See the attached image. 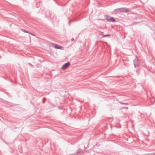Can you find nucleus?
<instances>
[{
	"mask_svg": "<svg viewBox=\"0 0 155 155\" xmlns=\"http://www.w3.org/2000/svg\"><path fill=\"white\" fill-rule=\"evenodd\" d=\"M23 31L25 32L29 33L27 31H26V30H24Z\"/></svg>",
	"mask_w": 155,
	"mask_h": 155,
	"instance_id": "obj_8",
	"label": "nucleus"
},
{
	"mask_svg": "<svg viewBox=\"0 0 155 155\" xmlns=\"http://www.w3.org/2000/svg\"><path fill=\"white\" fill-rule=\"evenodd\" d=\"M31 66H33V65L31 64L30 63H29V64Z\"/></svg>",
	"mask_w": 155,
	"mask_h": 155,
	"instance_id": "obj_10",
	"label": "nucleus"
},
{
	"mask_svg": "<svg viewBox=\"0 0 155 155\" xmlns=\"http://www.w3.org/2000/svg\"><path fill=\"white\" fill-rule=\"evenodd\" d=\"M116 13L120 12H127L128 11V9L125 8H121L116 9L114 10Z\"/></svg>",
	"mask_w": 155,
	"mask_h": 155,
	"instance_id": "obj_1",
	"label": "nucleus"
},
{
	"mask_svg": "<svg viewBox=\"0 0 155 155\" xmlns=\"http://www.w3.org/2000/svg\"><path fill=\"white\" fill-rule=\"evenodd\" d=\"M55 48L57 49H61L62 47L60 45H55Z\"/></svg>",
	"mask_w": 155,
	"mask_h": 155,
	"instance_id": "obj_5",
	"label": "nucleus"
},
{
	"mask_svg": "<svg viewBox=\"0 0 155 155\" xmlns=\"http://www.w3.org/2000/svg\"><path fill=\"white\" fill-rule=\"evenodd\" d=\"M82 151V150L81 149H79L78 150L76 151V153H79L81 152Z\"/></svg>",
	"mask_w": 155,
	"mask_h": 155,
	"instance_id": "obj_6",
	"label": "nucleus"
},
{
	"mask_svg": "<svg viewBox=\"0 0 155 155\" xmlns=\"http://www.w3.org/2000/svg\"><path fill=\"white\" fill-rule=\"evenodd\" d=\"M134 64L135 68L139 66V63L137 58H136L134 60Z\"/></svg>",
	"mask_w": 155,
	"mask_h": 155,
	"instance_id": "obj_2",
	"label": "nucleus"
},
{
	"mask_svg": "<svg viewBox=\"0 0 155 155\" xmlns=\"http://www.w3.org/2000/svg\"><path fill=\"white\" fill-rule=\"evenodd\" d=\"M106 19L109 22H114L115 21V20L113 17H111L109 18V17L107 15L106 16Z\"/></svg>",
	"mask_w": 155,
	"mask_h": 155,
	"instance_id": "obj_3",
	"label": "nucleus"
},
{
	"mask_svg": "<svg viewBox=\"0 0 155 155\" xmlns=\"http://www.w3.org/2000/svg\"><path fill=\"white\" fill-rule=\"evenodd\" d=\"M125 108H126L127 109H128V107H125Z\"/></svg>",
	"mask_w": 155,
	"mask_h": 155,
	"instance_id": "obj_11",
	"label": "nucleus"
},
{
	"mask_svg": "<svg viewBox=\"0 0 155 155\" xmlns=\"http://www.w3.org/2000/svg\"><path fill=\"white\" fill-rule=\"evenodd\" d=\"M70 22H71V21H70L69 22V23H68L69 24H70Z\"/></svg>",
	"mask_w": 155,
	"mask_h": 155,
	"instance_id": "obj_12",
	"label": "nucleus"
},
{
	"mask_svg": "<svg viewBox=\"0 0 155 155\" xmlns=\"http://www.w3.org/2000/svg\"><path fill=\"white\" fill-rule=\"evenodd\" d=\"M70 63L69 62H67L64 64L62 67V69L65 70L67 69L70 65Z\"/></svg>",
	"mask_w": 155,
	"mask_h": 155,
	"instance_id": "obj_4",
	"label": "nucleus"
},
{
	"mask_svg": "<svg viewBox=\"0 0 155 155\" xmlns=\"http://www.w3.org/2000/svg\"><path fill=\"white\" fill-rule=\"evenodd\" d=\"M44 101H43V103H44Z\"/></svg>",
	"mask_w": 155,
	"mask_h": 155,
	"instance_id": "obj_15",
	"label": "nucleus"
},
{
	"mask_svg": "<svg viewBox=\"0 0 155 155\" xmlns=\"http://www.w3.org/2000/svg\"><path fill=\"white\" fill-rule=\"evenodd\" d=\"M45 99V98H44L43 99V100H44V99Z\"/></svg>",
	"mask_w": 155,
	"mask_h": 155,
	"instance_id": "obj_14",
	"label": "nucleus"
},
{
	"mask_svg": "<svg viewBox=\"0 0 155 155\" xmlns=\"http://www.w3.org/2000/svg\"><path fill=\"white\" fill-rule=\"evenodd\" d=\"M121 104H126V103H121Z\"/></svg>",
	"mask_w": 155,
	"mask_h": 155,
	"instance_id": "obj_9",
	"label": "nucleus"
},
{
	"mask_svg": "<svg viewBox=\"0 0 155 155\" xmlns=\"http://www.w3.org/2000/svg\"><path fill=\"white\" fill-rule=\"evenodd\" d=\"M74 40V39L73 38H72L71 39L72 41H73Z\"/></svg>",
	"mask_w": 155,
	"mask_h": 155,
	"instance_id": "obj_13",
	"label": "nucleus"
},
{
	"mask_svg": "<svg viewBox=\"0 0 155 155\" xmlns=\"http://www.w3.org/2000/svg\"><path fill=\"white\" fill-rule=\"evenodd\" d=\"M107 36H110V35H106L104 36V37H106Z\"/></svg>",
	"mask_w": 155,
	"mask_h": 155,
	"instance_id": "obj_7",
	"label": "nucleus"
}]
</instances>
